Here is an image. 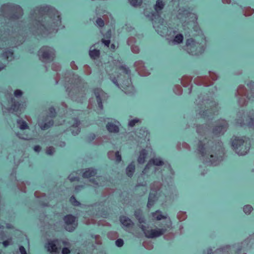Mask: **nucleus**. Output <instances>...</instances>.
<instances>
[{"label": "nucleus", "instance_id": "nucleus-1", "mask_svg": "<svg viewBox=\"0 0 254 254\" xmlns=\"http://www.w3.org/2000/svg\"><path fill=\"white\" fill-rule=\"evenodd\" d=\"M31 14L33 17L37 19V28L41 33H51L57 30V28L61 24L59 12L49 6L37 7Z\"/></svg>", "mask_w": 254, "mask_h": 254}, {"label": "nucleus", "instance_id": "nucleus-2", "mask_svg": "<svg viewBox=\"0 0 254 254\" xmlns=\"http://www.w3.org/2000/svg\"><path fill=\"white\" fill-rule=\"evenodd\" d=\"M115 74L113 72L109 73L110 79L117 86L121 88L122 90L126 94L132 93L134 87L131 81L129 68L120 63L117 64L113 68Z\"/></svg>", "mask_w": 254, "mask_h": 254}, {"label": "nucleus", "instance_id": "nucleus-3", "mask_svg": "<svg viewBox=\"0 0 254 254\" xmlns=\"http://www.w3.org/2000/svg\"><path fill=\"white\" fill-rule=\"evenodd\" d=\"M197 150L204 161L213 165L218 164L222 160L224 155L221 142H218L217 144L213 145L206 149L204 144L202 141H199L198 143Z\"/></svg>", "mask_w": 254, "mask_h": 254}, {"label": "nucleus", "instance_id": "nucleus-4", "mask_svg": "<svg viewBox=\"0 0 254 254\" xmlns=\"http://www.w3.org/2000/svg\"><path fill=\"white\" fill-rule=\"evenodd\" d=\"M200 109L199 114L202 118L210 117L212 116L216 110V104L212 100L204 99L201 101V103L198 104Z\"/></svg>", "mask_w": 254, "mask_h": 254}, {"label": "nucleus", "instance_id": "nucleus-5", "mask_svg": "<svg viewBox=\"0 0 254 254\" xmlns=\"http://www.w3.org/2000/svg\"><path fill=\"white\" fill-rule=\"evenodd\" d=\"M1 9L3 15L9 19H17L23 15L22 9L18 5L6 4L3 5Z\"/></svg>", "mask_w": 254, "mask_h": 254}, {"label": "nucleus", "instance_id": "nucleus-6", "mask_svg": "<svg viewBox=\"0 0 254 254\" xmlns=\"http://www.w3.org/2000/svg\"><path fill=\"white\" fill-rule=\"evenodd\" d=\"M39 60L45 63L52 62L55 58V50L49 46H44L38 52Z\"/></svg>", "mask_w": 254, "mask_h": 254}, {"label": "nucleus", "instance_id": "nucleus-7", "mask_svg": "<svg viewBox=\"0 0 254 254\" xmlns=\"http://www.w3.org/2000/svg\"><path fill=\"white\" fill-rule=\"evenodd\" d=\"M186 50L190 54L197 56L204 52V48L203 45L190 38L187 41Z\"/></svg>", "mask_w": 254, "mask_h": 254}, {"label": "nucleus", "instance_id": "nucleus-8", "mask_svg": "<svg viewBox=\"0 0 254 254\" xmlns=\"http://www.w3.org/2000/svg\"><path fill=\"white\" fill-rule=\"evenodd\" d=\"M56 115V112L54 108L51 107L49 109L48 116L43 117L38 122V125L42 130H46L53 126L54 121L52 118Z\"/></svg>", "mask_w": 254, "mask_h": 254}, {"label": "nucleus", "instance_id": "nucleus-9", "mask_svg": "<svg viewBox=\"0 0 254 254\" xmlns=\"http://www.w3.org/2000/svg\"><path fill=\"white\" fill-rule=\"evenodd\" d=\"M61 242L65 246L69 245V243L65 241L61 242V241L58 239H55L48 241L45 246V248L47 249V251L52 254H59L61 250Z\"/></svg>", "mask_w": 254, "mask_h": 254}, {"label": "nucleus", "instance_id": "nucleus-10", "mask_svg": "<svg viewBox=\"0 0 254 254\" xmlns=\"http://www.w3.org/2000/svg\"><path fill=\"white\" fill-rule=\"evenodd\" d=\"M232 146L236 152L239 155H244L247 153L249 147L247 146L246 142L243 138L236 137L232 141Z\"/></svg>", "mask_w": 254, "mask_h": 254}, {"label": "nucleus", "instance_id": "nucleus-11", "mask_svg": "<svg viewBox=\"0 0 254 254\" xmlns=\"http://www.w3.org/2000/svg\"><path fill=\"white\" fill-rule=\"evenodd\" d=\"M171 228L172 222L170 220H168L166 221V226L163 228L146 230L144 232V233L146 237L148 238H154L163 235L167 231L168 229H171Z\"/></svg>", "mask_w": 254, "mask_h": 254}, {"label": "nucleus", "instance_id": "nucleus-12", "mask_svg": "<svg viewBox=\"0 0 254 254\" xmlns=\"http://www.w3.org/2000/svg\"><path fill=\"white\" fill-rule=\"evenodd\" d=\"M228 127V123L224 120H219L215 122L212 129V134L217 136L223 135Z\"/></svg>", "mask_w": 254, "mask_h": 254}, {"label": "nucleus", "instance_id": "nucleus-13", "mask_svg": "<svg viewBox=\"0 0 254 254\" xmlns=\"http://www.w3.org/2000/svg\"><path fill=\"white\" fill-rule=\"evenodd\" d=\"M63 220L65 223L64 228L68 232L73 231L78 226L77 218L71 214L66 215Z\"/></svg>", "mask_w": 254, "mask_h": 254}, {"label": "nucleus", "instance_id": "nucleus-14", "mask_svg": "<svg viewBox=\"0 0 254 254\" xmlns=\"http://www.w3.org/2000/svg\"><path fill=\"white\" fill-rule=\"evenodd\" d=\"M134 65L136 70L141 76H147L149 72L144 65V63L142 61H138L135 62Z\"/></svg>", "mask_w": 254, "mask_h": 254}, {"label": "nucleus", "instance_id": "nucleus-15", "mask_svg": "<svg viewBox=\"0 0 254 254\" xmlns=\"http://www.w3.org/2000/svg\"><path fill=\"white\" fill-rule=\"evenodd\" d=\"M237 123L241 126L246 125L249 127L254 128V120L249 116L244 115L243 119H237Z\"/></svg>", "mask_w": 254, "mask_h": 254}, {"label": "nucleus", "instance_id": "nucleus-16", "mask_svg": "<svg viewBox=\"0 0 254 254\" xmlns=\"http://www.w3.org/2000/svg\"><path fill=\"white\" fill-rule=\"evenodd\" d=\"M194 82L198 85L204 86H209L213 83L207 76H198L194 79Z\"/></svg>", "mask_w": 254, "mask_h": 254}, {"label": "nucleus", "instance_id": "nucleus-17", "mask_svg": "<svg viewBox=\"0 0 254 254\" xmlns=\"http://www.w3.org/2000/svg\"><path fill=\"white\" fill-rule=\"evenodd\" d=\"M109 19L108 16L106 14L102 16V17H98L96 19V24L100 27H103L105 24H108Z\"/></svg>", "mask_w": 254, "mask_h": 254}, {"label": "nucleus", "instance_id": "nucleus-18", "mask_svg": "<svg viewBox=\"0 0 254 254\" xmlns=\"http://www.w3.org/2000/svg\"><path fill=\"white\" fill-rule=\"evenodd\" d=\"M153 164L155 166H163L164 163V162L159 158H154L151 159L148 164L146 165L145 168H149V166Z\"/></svg>", "mask_w": 254, "mask_h": 254}, {"label": "nucleus", "instance_id": "nucleus-19", "mask_svg": "<svg viewBox=\"0 0 254 254\" xmlns=\"http://www.w3.org/2000/svg\"><path fill=\"white\" fill-rule=\"evenodd\" d=\"M165 3L162 0H157L154 5V9L158 15L160 16L162 13V10L164 8Z\"/></svg>", "mask_w": 254, "mask_h": 254}, {"label": "nucleus", "instance_id": "nucleus-20", "mask_svg": "<svg viewBox=\"0 0 254 254\" xmlns=\"http://www.w3.org/2000/svg\"><path fill=\"white\" fill-rule=\"evenodd\" d=\"M97 174L96 170L93 168H88L83 173L82 177L84 178H89L95 176Z\"/></svg>", "mask_w": 254, "mask_h": 254}, {"label": "nucleus", "instance_id": "nucleus-21", "mask_svg": "<svg viewBox=\"0 0 254 254\" xmlns=\"http://www.w3.org/2000/svg\"><path fill=\"white\" fill-rule=\"evenodd\" d=\"M120 221L124 226L127 227H132L133 225L132 221L129 218L125 216L120 217Z\"/></svg>", "mask_w": 254, "mask_h": 254}, {"label": "nucleus", "instance_id": "nucleus-22", "mask_svg": "<svg viewBox=\"0 0 254 254\" xmlns=\"http://www.w3.org/2000/svg\"><path fill=\"white\" fill-rule=\"evenodd\" d=\"M11 105L9 109V111L12 112L17 111L19 109L20 106L21 105L20 103L16 101L14 98H12L11 99Z\"/></svg>", "mask_w": 254, "mask_h": 254}, {"label": "nucleus", "instance_id": "nucleus-23", "mask_svg": "<svg viewBox=\"0 0 254 254\" xmlns=\"http://www.w3.org/2000/svg\"><path fill=\"white\" fill-rule=\"evenodd\" d=\"M106 128L110 132L117 133L119 131L118 126L112 123H108L106 125Z\"/></svg>", "mask_w": 254, "mask_h": 254}, {"label": "nucleus", "instance_id": "nucleus-24", "mask_svg": "<svg viewBox=\"0 0 254 254\" xmlns=\"http://www.w3.org/2000/svg\"><path fill=\"white\" fill-rule=\"evenodd\" d=\"M94 93L96 97L97 102L99 107L100 109L103 108V105L102 102V99L100 97L101 94H102V91L99 89H96L94 90Z\"/></svg>", "mask_w": 254, "mask_h": 254}, {"label": "nucleus", "instance_id": "nucleus-25", "mask_svg": "<svg viewBox=\"0 0 254 254\" xmlns=\"http://www.w3.org/2000/svg\"><path fill=\"white\" fill-rule=\"evenodd\" d=\"M147 156V152L145 149H142L140 151L139 155L137 159L139 164H143L145 162V158Z\"/></svg>", "mask_w": 254, "mask_h": 254}, {"label": "nucleus", "instance_id": "nucleus-26", "mask_svg": "<svg viewBox=\"0 0 254 254\" xmlns=\"http://www.w3.org/2000/svg\"><path fill=\"white\" fill-rule=\"evenodd\" d=\"M135 171V165L131 163L126 169V174L129 177H131Z\"/></svg>", "mask_w": 254, "mask_h": 254}, {"label": "nucleus", "instance_id": "nucleus-27", "mask_svg": "<svg viewBox=\"0 0 254 254\" xmlns=\"http://www.w3.org/2000/svg\"><path fill=\"white\" fill-rule=\"evenodd\" d=\"M156 199V194L155 193H150L148 197L147 207L148 208L151 207L154 205Z\"/></svg>", "mask_w": 254, "mask_h": 254}, {"label": "nucleus", "instance_id": "nucleus-28", "mask_svg": "<svg viewBox=\"0 0 254 254\" xmlns=\"http://www.w3.org/2000/svg\"><path fill=\"white\" fill-rule=\"evenodd\" d=\"M238 94L240 96H248L247 94V90L244 85H240L237 89Z\"/></svg>", "mask_w": 254, "mask_h": 254}, {"label": "nucleus", "instance_id": "nucleus-29", "mask_svg": "<svg viewBox=\"0 0 254 254\" xmlns=\"http://www.w3.org/2000/svg\"><path fill=\"white\" fill-rule=\"evenodd\" d=\"M100 55V50L97 49L90 50L89 51V56L91 59L95 60L98 59Z\"/></svg>", "mask_w": 254, "mask_h": 254}, {"label": "nucleus", "instance_id": "nucleus-30", "mask_svg": "<svg viewBox=\"0 0 254 254\" xmlns=\"http://www.w3.org/2000/svg\"><path fill=\"white\" fill-rule=\"evenodd\" d=\"M192 77L188 76H184L182 78L181 83L184 87L188 86L192 80Z\"/></svg>", "mask_w": 254, "mask_h": 254}, {"label": "nucleus", "instance_id": "nucleus-31", "mask_svg": "<svg viewBox=\"0 0 254 254\" xmlns=\"http://www.w3.org/2000/svg\"><path fill=\"white\" fill-rule=\"evenodd\" d=\"M162 184L160 182H154L150 186L151 190L157 192L162 187Z\"/></svg>", "mask_w": 254, "mask_h": 254}, {"label": "nucleus", "instance_id": "nucleus-32", "mask_svg": "<svg viewBox=\"0 0 254 254\" xmlns=\"http://www.w3.org/2000/svg\"><path fill=\"white\" fill-rule=\"evenodd\" d=\"M183 35L182 34H178L176 35L172 42L174 44H179L183 42Z\"/></svg>", "mask_w": 254, "mask_h": 254}, {"label": "nucleus", "instance_id": "nucleus-33", "mask_svg": "<svg viewBox=\"0 0 254 254\" xmlns=\"http://www.w3.org/2000/svg\"><path fill=\"white\" fill-rule=\"evenodd\" d=\"M153 217L157 220H160L162 219H165L166 217L163 215L161 212L159 210H157L155 212L152 213Z\"/></svg>", "mask_w": 254, "mask_h": 254}, {"label": "nucleus", "instance_id": "nucleus-34", "mask_svg": "<svg viewBox=\"0 0 254 254\" xmlns=\"http://www.w3.org/2000/svg\"><path fill=\"white\" fill-rule=\"evenodd\" d=\"M254 12V9L251 7H246L243 9L244 15L246 16L252 15Z\"/></svg>", "mask_w": 254, "mask_h": 254}, {"label": "nucleus", "instance_id": "nucleus-35", "mask_svg": "<svg viewBox=\"0 0 254 254\" xmlns=\"http://www.w3.org/2000/svg\"><path fill=\"white\" fill-rule=\"evenodd\" d=\"M249 100L248 96H241L239 99V104L241 106H244L247 105Z\"/></svg>", "mask_w": 254, "mask_h": 254}, {"label": "nucleus", "instance_id": "nucleus-36", "mask_svg": "<svg viewBox=\"0 0 254 254\" xmlns=\"http://www.w3.org/2000/svg\"><path fill=\"white\" fill-rule=\"evenodd\" d=\"M79 124H80V123H77L76 126H72L71 127L70 130H71L72 133L74 135L78 134L79 132L80 131V129L79 127H78V125H79Z\"/></svg>", "mask_w": 254, "mask_h": 254}, {"label": "nucleus", "instance_id": "nucleus-37", "mask_svg": "<svg viewBox=\"0 0 254 254\" xmlns=\"http://www.w3.org/2000/svg\"><path fill=\"white\" fill-rule=\"evenodd\" d=\"M141 123V120L138 118H135L130 121L128 122V126L130 127H133L135 125L140 124Z\"/></svg>", "mask_w": 254, "mask_h": 254}, {"label": "nucleus", "instance_id": "nucleus-38", "mask_svg": "<svg viewBox=\"0 0 254 254\" xmlns=\"http://www.w3.org/2000/svg\"><path fill=\"white\" fill-rule=\"evenodd\" d=\"M129 3L134 7L140 6L142 3V0H129Z\"/></svg>", "mask_w": 254, "mask_h": 254}, {"label": "nucleus", "instance_id": "nucleus-39", "mask_svg": "<svg viewBox=\"0 0 254 254\" xmlns=\"http://www.w3.org/2000/svg\"><path fill=\"white\" fill-rule=\"evenodd\" d=\"M253 210V207L252 205L247 204L243 207V211L246 214H250Z\"/></svg>", "mask_w": 254, "mask_h": 254}, {"label": "nucleus", "instance_id": "nucleus-40", "mask_svg": "<svg viewBox=\"0 0 254 254\" xmlns=\"http://www.w3.org/2000/svg\"><path fill=\"white\" fill-rule=\"evenodd\" d=\"M174 92L177 95H181L183 92V89L179 85H175L174 88Z\"/></svg>", "mask_w": 254, "mask_h": 254}, {"label": "nucleus", "instance_id": "nucleus-41", "mask_svg": "<svg viewBox=\"0 0 254 254\" xmlns=\"http://www.w3.org/2000/svg\"><path fill=\"white\" fill-rule=\"evenodd\" d=\"M18 124L19 125V127L21 129H25L28 127V126L26 123V122L22 121V120H19L18 121Z\"/></svg>", "mask_w": 254, "mask_h": 254}, {"label": "nucleus", "instance_id": "nucleus-42", "mask_svg": "<svg viewBox=\"0 0 254 254\" xmlns=\"http://www.w3.org/2000/svg\"><path fill=\"white\" fill-rule=\"evenodd\" d=\"M177 218L180 221H183L187 218V214L186 212L180 211L177 214Z\"/></svg>", "mask_w": 254, "mask_h": 254}, {"label": "nucleus", "instance_id": "nucleus-43", "mask_svg": "<svg viewBox=\"0 0 254 254\" xmlns=\"http://www.w3.org/2000/svg\"><path fill=\"white\" fill-rule=\"evenodd\" d=\"M69 201L73 206H78L80 205V202L76 199L75 196L73 195L71 196Z\"/></svg>", "mask_w": 254, "mask_h": 254}, {"label": "nucleus", "instance_id": "nucleus-44", "mask_svg": "<svg viewBox=\"0 0 254 254\" xmlns=\"http://www.w3.org/2000/svg\"><path fill=\"white\" fill-rule=\"evenodd\" d=\"M13 244L12 239L11 238L8 239L7 240L4 241L2 242V244L4 247L6 248L9 245H12Z\"/></svg>", "mask_w": 254, "mask_h": 254}, {"label": "nucleus", "instance_id": "nucleus-45", "mask_svg": "<svg viewBox=\"0 0 254 254\" xmlns=\"http://www.w3.org/2000/svg\"><path fill=\"white\" fill-rule=\"evenodd\" d=\"M84 71L86 75H89L91 73L92 70L89 66L85 65L84 66Z\"/></svg>", "mask_w": 254, "mask_h": 254}, {"label": "nucleus", "instance_id": "nucleus-46", "mask_svg": "<svg viewBox=\"0 0 254 254\" xmlns=\"http://www.w3.org/2000/svg\"><path fill=\"white\" fill-rule=\"evenodd\" d=\"M95 137L96 136L94 134H90L87 137V141L89 142H93L94 143H95V141H94Z\"/></svg>", "mask_w": 254, "mask_h": 254}, {"label": "nucleus", "instance_id": "nucleus-47", "mask_svg": "<svg viewBox=\"0 0 254 254\" xmlns=\"http://www.w3.org/2000/svg\"><path fill=\"white\" fill-rule=\"evenodd\" d=\"M136 42V39L133 37H129L127 40V44L128 45H133V44Z\"/></svg>", "mask_w": 254, "mask_h": 254}, {"label": "nucleus", "instance_id": "nucleus-48", "mask_svg": "<svg viewBox=\"0 0 254 254\" xmlns=\"http://www.w3.org/2000/svg\"><path fill=\"white\" fill-rule=\"evenodd\" d=\"M102 44L107 47H109L111 40L110 39H106L105 38H102L101 40Z\"/></svg>", "mask_w": 254, "mask_h": 254}, {"label": "nucleus", "instance_id": "nucleus-49", "mask_svg": "<svg viewBox=\"0 0 254 254\" xmlns=\"http://www.w3.org/2000/svg\"><path fill=\"white\" fill-rule=\"evenodd\" d=\"M115 159L114 160H116V161L118 163H119L122 160V157L121 154L119 151L116 152V154L115 155Z\"/></svg>", "mask_w": 254, "mask_h": 254}, {"label": "nucleus", "instance_id": "nucleus-50", "mask_svg": "<svg viewBox=\"0 0 254 254\" xmlns=\"http://www.w3.org/2000/svg\"><path fill=\"white\" fill-rule=\"evenodd\" d=\"M131 51L134 54H138L140 51L139 47L136 45H132L131 46Z\"/></svg>", "mask_w": 254, "mask_h": 254}, {"label": "nucleus", "instance_id": "nucleus-51", "mask_svg": "<svg viewBox=\"0 0 254 254\" xmlns=\"http://www.w3.org/2000/svg\"><path fill=\"white\" fill-rule=\"evenodd\" d=\"M94 239H95V243L97 245L102 244V239H101V237L99 235H95L94 236Z\"/></svg>", "mask_w": 254, "mask_h": 254}, {"label": "nucleus", "instance_id": "nucleus-52", "mask_svg": "<svg viewBox=\"0 0 254 254\" xmlns=\"http://www.w3.org/2000/svg\"><path fill=\"white\" fill-rule=\"evenodd\" d=\"M54 152H55V148L52 146L49 147L46 149V153L47 154H49V155L53 154Z\"/></svg>", "mask_w": 254, "mask_h": 254}, {"label": "nucleus", "instance_id": "nucleus-53", "mask_svg": "<svg viewBox=\"0 0 254 254\" xmlns=\"http://www.w3.org/2000/svg\"><path fill=\"white\" fill-rule=\"evenodd\" d=\"M23 94V92L19 89H16L14 91V95L16 97H20Z\"/></svg>", "mask_w": 254, "mask_h": 254}, {"label": "nucleus", "instance_id": "nucleus-54", "mask_svg": "<svg viewBox=\"0 0 254 254\" xmlns=\"http://www.w3.org/2000/svg\"><path fill=\"white\" fill-rule=\"evenodd\" d=\"M115 154L116 152H114L113 151H110L108 153V156L109 158L111 160H114Z\"/></svg>", "mask_w": 254, "mask_h": 254}, {"label": "nucleus", "instance_id": "nucleus-55", "mask_svg": "<svg viewBox=\"0 0 254 254\" xmlns=\"http://www.w3.org/2000/svg\"><path fill=\"white\" fill-rule=\"evenodd\" d=\"M124 243V241L121 239H118L116 241V245L119 247H122Z\"/></svg>", "mask_w": 254, "mask_h": 254}, {"label": "nucleus", "instance_id": "nucleus-56", "mask_svg": "<svg viewBox=\"0 0 254 254\" xmlns=\"http://www.w3.org/2000/svg\"><path fill=\"white\" fill-rule=\"evenodd\" d=\"M111 31L110 30L107 32V33L104 35V38L106 39H111Z\"/></svg>", "mask_w": 254, "mask_h": 254}, {"label": "nucleus", "instance_id": "nucleus-57", "mask_svg": "<svg viewBox=\"0 0 254 254\" xmlns=\"http://www.w3.org/2000/svg\"><path fill=\"white\" fill-rule=\"evenodd\" d=\"M70 253V250L68 248L64 247L62 249V254H69Z\"/></svg>", "mask_w": 254, "mask_h": 254}, {"label": "nucleus", "instance_id": "nucleus-58", "mask_svg": "<svg viewBox=\"0 0 254 254\" xmlns=\"http://www.w3.org/2000/svg\"><path fill=\"white\" fill-rule=\"evenodd\" d=\"M174 237V234L172 233H169V234L165 235L164 237L166 240H169L173 238Z\"/></svg>", "mask_w": 254, "mask_h": 254}, {"label": "nucleus", "instance_id": "nucleus-59", "mask_svg": "<svg viewBox=\"0 0 254 254\" xmlns=\"http://www.w3.org/2000/svg\"><path fill=\"white\" fill-rule=\"evenodd\" d=\"M209 75H210L211 78L212 79V80L215 81V80H217V76L215 73H214L213 72H209Z\"/></svg>", "mask_w": 254, "mask_h": 254}, {"label": "nucleus", "instance_id": "nucleus-60", "mask_svg": "<svg viewBox=\"0 0 254 254\" xmlns=\"http://www.w3.org/2000/svg\"><path fill=\"white\" fill-rule=\"evenodd\" d=\"M143 246L148 249H151L153 248V245L150 243H144Z\"/></svg>", "mask_w": 254, "mask_h": 254}, {"label": "nucleus", "instance_id": "nucleus-61", "mask_svg": "<svg viewBox=\"0 0 254 254\" xmlns=\"http://www.w3.org/2000/svg\"><path fill=\"white\" fill-rule=\"evenodd\" d=\"M70 66L71 68L73 70H77L78 69V67L74 61H72L70 63Z\"/></svg>", "mask_w": 254, "mask_h": 254}, {"label": "nucleus", "instance_id": "nucleus-62", "mask_svg": "<svg viewBox=\"0 0 254 254\" xmlns=\"http://www.w3.org/2000/svg\"><path fill=\"white\" fill-rule=\"evenodd\" d=\"M52 69L54 70L58 71V70H60L61 66L60 65H57L56 64H53Z\"/></svg>", "mask_w": 254, "mask_h": 254}, {"label": "nucleus", "instance_id": "nucleus-63", "mask_svg": "<svg viewBox=\"0 0 254 254\" xmlns=\"http://www.w3.org/2000/svg\"><path fill=\"white\" fill-rule=\"evenodd\" d=\"M19 251L21 254H27L26 251L24 247L22 246L19 247Z\"/></svg>", "mask_w": 254, "mask_h": 254}, {"label": "nucleus", "instance_id": "nucleus-64", "mask_svg": "<svg viewBox=\"0 0 254 254\" xmlns=\"http://www.w3.org/2000/svg\"><path fill=\"white\" fill-rule=\"evenodd\" d=\"M34 195L36 197H40L42 196H45V194H42L40 191H35Z\"/></svg>", "mask_w": 254, "mask_h": 254}]
</instances>
